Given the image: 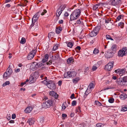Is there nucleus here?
Masks as SVG:
<instances>
[{
  "label": "nucleus",
  "mask_w": 127,
  "mask_h": 127,
  "mask_svg": "<svg viewBox=\"0 0 127 127\" xmlns=\"http://www.w3.org/2000/svg\"><path fill=\"white\" fill-rule=\"evenodd\" d=\"M56 93V92H55L54 91H50L49 92V94L50 95H51L52 96H53L54 95H55V94Z\"/></svg>",
  "instance_id": "obj_36"
},
{
  "label": "nucleus",
  "mask_w": 127,
  "mask_h": 127,
  "mask_svg": "<svg viewBox=\"0 0 127 127\" xmlns=\"http://www.w3.org/2000/svg\"><path fill=\"white\" fill-rule=\"evenodd\" d=\"M110 2V0H109L106 2H103V3L104 6L105 5H111Z\"/></svg>",
  "instance_id": "obj_27"
},
{
  "label": "nucleus",
  "mask_w": 127,
  "mask_h": 127,
  "mask_svg": "<svg viewBox=\"0 0 127 127\" xmlns=\"http://www.w3.org/2000/svg\"><path fill=\"white\" fill-rule=\"evenodd\" d=\"M79 80L80 79L79 77H76L73 79L72 82L73 83L76 84L77 83Z\"/></svg>",
  "instance_id": "obj_22"
},
{
  "label": "nucleus",
  "mask_w": 127,
  "mask_h": 127,
  "mask_svg": "<svg viewBox=\"0 0 127 127\" xmlns=\"http://www.w3.org/2000/svg\"><path fill=\"white\" fill-rule=\"evenodd\" d=\"M37 52L36 50H33L31 51L28 54L27 56V58L28 60H32L34 57Z\"/></svg>",
  "instance_id": "obj_9"
},
{
  "label": "nucleus",
  "mask_w": 127,
  "mask_h": 127,
  "mask_svg": "<svg viewBox=\"0 0 127 127\" xmlns=\"http://www.w3.org/2000/svg\"><path fill=\"white\" fill-rule=\"evenodd\" d=\"M99 52V50L95 48L94 51L93 53L95 54H96Z\"/></svg>",
  "instance_id": "obj_39"
},
{
  "label": "nucleus",
  "mask_w": 127,
  "mask_h": 127,
  "mask_svg": "<svg viewBox=\"0 0 127 127\" xmlns=\"http://www.w3.org/2000/svg\"><path fill=\"white\" fill-rule=\"evenodd\" d=\"M49 57V55L47 54H46L45 56V59L48 60V59Z\"/></svg>",
  "instance_id": "obj_56"
},
{
  "label": "nucleus",
  "mask_w": 127,
  "mask_h": 127,
  "mask_svg": "<svg viewBox=\"0 0 127 127\" xmlns=\"http://www.w3.org/2000/svg\"><path fill=\"white\" fill-rule=\"evenodd\" d=\"M47 87L50 89L53 90L56 88V86L54 82L50 80L49 81Z\"/></svg>",
  "instance_id": "obj_12"
},
{
  "label": "nucleus",
  "mask_w": 127,
  "mask_h": 127,
  "mask_svg": "<svg viewBox=\"0 0 127 127\" xmlns=\"http://www.w3.org/2000/svg\"><path fill=\"white\" fill-rule=\"evenodd\" d=\"M73 45V43L72 42H69L67 44V46L70 48H71Z\"/></svg>",
  "instance_id": "obj_31"
},
{
  "label": "nucleus",
  "mask_w": 127,
  "mask_h": 127,
  "mask_svg": "<svg viewBox=\"0 0 127 127\" xmlns=\"http://www.w3.org/2000/svg\"><path fill=\"white\" fill-rule=\"evenodd\" d=\"M54 32H50L48 34V37L49 38H51V36H52V37H53V36H54Z\"/></svg>",
  "instance_id": "obj_25"
},
{
  "label": "nucleus",
  "mask_w": 127,
  "mask_h": 127,
  "mask_svg": "<svg viewBox=\"0 0 127 127\" xmlns=\"http://www.w3.org/2000/svg\"><path fill=\"white\" fill-rule=\"evenodd\" d=\"M114 64V62L113 61L110 62L106 65V66H112V67H113V65Z\"/></svg>",
  "instance_id": "obj_35"
},
{
  "label": "nucleus",
  "mask_w": 127,
  "mask_h": 127,
  "mask_svg": "<svg viewBox=\"0 0 127 127\" xmlns=\"http://www.w3.org/2000/svg\"><path fill=\"white\" fill-rule=\"evenodd\" d=\"M63 23V20H61L59 21V24H62Z\"/></svg>",
  "instance_id": "obj_64"
},
{
  "label": "nucleus",
  "mask_w": 127,
  "mask_h": 127,
  "mask_svg": "<svg viewBox=\"0 0 127 127\" xmlns=\"http://www.w3.org/2000/svg\"><path fill=\"white\" fill-rule=\"evenodd\" d=\"M81 13L79 9L75 10L71 14L69 21H72L77 19L80 16Z\"/></svg>",
  "instance_id": "obj_1"
},
{
  "label": "nucleus",
  "mask_w": 127,
  "mask_h": 127,
  "mask_svg": "<svg viewBox=\"0 0 127 127\" xmlns=\"http://www.w3.org/2000/svg\"><path fill=\"white\" fill-rule=\"evenodd\" d=\"M10 84V82L9 81H6L4 83H3L2 85V86L3 87L5 86L6 85H8Z\"/></svg>",
  "instance_id": "obj_40"
},
{
  "label": "nucleus",
  "mask_w": 127,
  "mask_h": 127,
  "mask_svg": "<svg viewBox=\"0 0 127 127\" xmlns=\"http://www.w3.org/2000/svg\"><path fill=\"white\" fill-rule=\"evenodd\" d=\"M26 42V40L24 37H22L20 41V43L22 44H24Z\"/></svg>",
  "instance_id": "obj_33"
},
{
  "label": "nucleus",
  "mask_w": 127,
  "mask_h": 127,
  "mask_svg": "<svg viewBox=\"0 0 127 127\" xmlns=\"http://www.w3.org/2000/svg\"><path fill=\"white\" fill-rule=\"evenodd\" d=\"M43 65H44V64L41 63H37L34 62L33 63V64L31 66V67H32V66L33 67L34 66L33 68L36 69Z\"/></svg>",
  "instance_id": "obj_13"
},
{
  "label": "nucleus",
  "mask_w": 127,
  "mask_h": 127,
  "mask_svg": "<svg viewBox=\"0 0 127 127\" xmlns=\"http://www.w3.org/2000/svg\"><path fill=\"white\" fill-rule=\"evenodd\" d=\"M47 12V11L45 9H44L43 11L42 12V10H40L39 11L36 13L34 16L33 17L32 19V22H34L35 23V22L38 19L40 15L41 14V15H43Z\"/></svg>",
  "instance_id": "obj_2"
},
{
  "label": "nucleus",
  "mask_w": 127,
  "mask_h": 127,
  "mask_svg": "<svg viewBox=\"0 0 127 127\" xmlns=\"http://www.w3.org/2000/svg\"><path fill=\"white\" fill-rule=\"evenodd\" d=\"M127 110V106H123L122 108V111H126Z\"/></svg>",
  "instance_id": "obj_32"
},
{
  "label": "nucleus",
  "mask_w": 127,
  "mask_h": 127,
  "mask_svg": "<svg viewBox=\"0 0 127 127\" xmlns=\"http://www.w3.org/2000/svg\"><path fill=\"white\" fill-rule=\"evenodd\" d=\"M124 24L122 22H121L118 24V26H120L121 28H123L124 27Z\"/></svg>",
  "instance_id": "obj_34"
},
{
  "label": "nucleus",
  "mask_w": 127,
  "mask_h": 127,
  "mask_svg": "<svg viewBox=\"0 0 127 127\" xmlns=\"http://www.w3.org/2000/svg\"><path fill=\"white\" fill-rule=\"evenodd\" d=\"M58 46L55 45L54 46L53 48V49L54 51H55L58 48Z\"/></svg>",
  "instance_id": "obj_53"
},
{
  "label": "nucleus",
  "mask_w": 127,
  "mask_h": 127,
  "mask_svg": "<svg viewBox=\"0 0 127 127\" xmlns=\"http://www.w3.org/2000/svg\"><path fill=\"white\" fill-rule=\"evenodd\" d=\"M59 55L58 54H57L55 55V60L57 59L59 57Z\"/></svg>",
  "instance_id": "obj_50"
},
{
  "label": "nucleus",
  "mask_w": 127,
  "mask_h": 127,
  "mask_svg": "<svg viewBox=\"0 0 127 127\" xmlns=\"http://www.w3.org/2000/svg\"><path fill=\"white\" fill-rule=\"evenodd\" d=\"M97 69V67L95 66H93L92 70L93 71L96 70Z\"/></svg>",
  "instance_id": "obj_58"
},
{
  "label": "nucleus",
  "mask_w": 127,
  "mask_h": 127,
  "mask_svg": "<svg viewBox=\"0 0 127 127\" xmlns=\"http://www.w3.org/2000/svg\"><path fill=\"white\" fill-rule=\"evenodd\" d=\"M116 83L118 84L121 86H123L122 85V78H120L117 79L116 80Z\"/></svg>",
  "instance_id": "obj_19"
},
{
  "label": "nucleus",
  "mask_w": 127,
  "mask_h": 127,
  "mask_svg": "<svg viewBox=\"0 0 127 127\" xmlns=\"http://www.w3.org/2000/svg\"><path fill=\"white\" fill-rule=\"evenodd\" d=\"M120 97L121 99L124 100L127 98V95H124L122 94L120 95Z\"/></svg>",
  "instance_id": "obj_28"
},
{
  "label": "nucleus",
  "mask_w": 127,
  "mask_h": 127,
  "mask_svg": "<svg viewBox=\"0 0 127 127\" xmlns=\"http://www.w3.org/2000/svg\"><path fill=\"white\" fill-rule=\"evenodd\" d=\"M114 54V52L112 51L111 49H108L107 51L105 54L106 57L108 58H112Z\"/></svg>",
  "instance_id": "obj_10"
},
{
  "label": "nucleus",
  "mask_w": 127,
  "mask_h": 127,
  "mask_svg": "<svg viewBox=\"0 0 127 127\" xmlns=\"http://www.w3.org/2000/svg\"><path fill=\"white\" fill-rule=\"evenodd\" d=\"M114 99L113 98H111L108 99V102L110 103H112L114 102Z\"/></svg>",
  "instance_id": "obj_41"
},
{
  "label": "nucleus",
  "mask_w": 127,
  "mask_h": 127,
  "mask_svg": "<svg viewBox=\"0 0 127 127\" xmlns=\"http://www.w3.org/2000/svg\"><path fill=\"white\" fill-rule=\"evenodd\" d=\"M76 112H79V113L81 112L80 107V106H78L77 108H76Z\"/></svg>",
  "instance_id": "obj_46"
},
{
  "label": "nucleus",
  "mask_w": 127,
  "mask_h": 127,
  "mask_svg": "<svg viewBox=\"0 0 127 127\" xmlns=\"http://www.w3.org/2000/svg\"><path fill=\"white\" fill-rule=\"evenodd\" d=\"M94 85L93 83H91L90 84L89 86H88V87H89V89H90L93 87V86Z\"/></svg>",
  "instance_id": "obj_52"
},
{
  "label": "nucleus",
  "mask_w": 127,
  "mask_h": 127,
  "mask_svg": "<svg viewBox=\"0 0 127 127\" xmlns=\"http://www.w3.org/2000/svg\"><path fill=\"white\" fill-rule=\"evenodd\" d=\"M16 115L15 114H12V118L13 119H14L16 118Z\"/></svg>",
  "instance_id": "obj_59"
},
{
  "label": "nucleus",
  "mask_w": 127,
  "mask_h": 127,
  "mask_svg": "<svg viewBox=\"0 0 127 127\" xmlns=\"http://www.w3.org/2000/svg\"><path fill=\"white\" fill-rule=\"evenodd\" d=\"M67 115L66 114H63L62 115V116L63 117V119H65V117H67Z\"/></svg>",
  "instance_id": "obj_57"
},
{
  "label": "nucleus",
  "mask_w": 127,
  "mask_h": 127,
  "mask_svg": "<svg viewBox=\"0 0 127 127\" xmlns=\"http://www.w3.org/2000/svg\"><path fill=\"white\" fill-rule=\"evenodd\" d=\"M83 22L82 21L80 20V19H78L77 20L76 23H75L74 25H76V24H80L81 23Z\"/></svg>",
  "instance_id": "obj_30"
},
{
  "label": "nucleus",
  "mask_w": 127,
  "mask_h": 127,
  "mask_svg": "<svg viewBox=\"0 0 127 127\" xmlns=\"http://www.w3.org/2000/svg\"><path fill=\"white\" fill-rule=\"evenodd\" d=\"M48 82L49 81H47L46 80H45L41 82L42 83L45 84L47 86Z\"/></svg>",
  "instance_id": "obj_44"
},
{
  "label": "nucleus",
  "mask_w": 127,
  "mask_h": 127,
  "mask_svg": "<svg viewBox=\"0 0 127 127\" xmlns=\"http://www.w3.org/2000/svg\"><path fill=\"white\" fill-rule=\"evenodd\" d=\"M10 65L9 66V67L8 68L6 72L8 73V76H10L11 74L13 72V71L12 69L10 68L9 67Z\"/></svg>",
  "instance_id": "obj_15"
},
{
  "label": "nucleus",
  "mask_w": 127,
  "mask_h": 127,
  "mask_svg": "<svg viewBox=\"0 0 127 127\" xmlns=\"http://www.w3.org/2000/svg\"><path fill=\"white\" fill-rule=\"evenodd\" d=\"M111 21V20L110 19H107L105 20V22L106 23H108L110 22Z\"/></svg>",
  "instance_id": "obj_54"
},
{
  "label": "nucleus",
  "mask_w": 127,
  "mask_h": 127,
  "mask_svg": "<svg viewBox=\"0 0 127 127\" xmlns=\"http://www.w3.org/2000/svg\"><path fill=\"white\" fill-rule=\"evenodd\" d=\"M53 102L51 99H49L43 103L42 105V107L45 108L49 107L50 106H53Z\"/></svg>",
  "instance_id": "obj_4"
},
{
  "label": "nucleus",
  "mask_w": 127,
  "mask_h": 127,
  "mask_svg": "<svg viewBox=\"0 0 127 127\" xmlns=\"http://www.w3.org/2000/svg\"><path fill=\"white\" fill-rule=\"evenodd\" d=\"M113 67L112 66H106L105 68L108 70L110 71L112 69Z\"/></svg>",
  "instance_id": "obj_29"
},
{
  "label": "nucleus",
  "mask_w": 127,
  "mask_h": 127,
  "mask_svg": "<svg viewBox=\"0 0 127 127\" xmlns=\"http://www.w3.org/2000/svg\"><path fill=\"white\" fill-rule=\"evenodd\" d=\"M65 8L64 6H61L57 10L56 13V16L57 17H59Z\"/></svg>",
  "instance_id": "obj_8"
},
{
  "label": "nucleus",
  "mask_w": 127,
  "mask_h": 127,
  "mask_svg": "<svg viewBox=\"0 0 127 127\" xmlns=\"http://www.w3.org/2000/svg\"><path fill=\"white\" fill-rule=\"evenodd\" d=\"M125 70L123 69H120V71L119 75L120 76H121L123 75V74H124L125 73Z\"/></svg>",
  "instance_id": "obj_24"
},
{
  "label": "nucleus",
  "mask_w": 127,
  "mask_h": 127,
  "mask_svg": "<svg viewBox=\"0 0 127 127\" xmlns=\"http://www.w3.org/2000/svg\"><path fill=\"white\" fill-rule=\"evenodd\" d=\"M81 49V48L79 46H77L75 48V49L76 51L77 52H78L77 51V50H78L79 51Z\"/></svg>",
  "instance_id": "obj_42"
},
{
  "label": "nucleus",
  "mask_w": 127,
  "mask_h": 127,
  "mask_svg": "<svg viewBox=\"0 0 127 127\" xmlns=\"http://www.w3.org/2000/svg\"><path fill=\"white\" fill-rule=\"evenodd\" d=\"M76 72L75 71H69L65 72L64 76L65 78H73L76 76Z\"/></svg>",
  "instance_id": "obj_3"
},
{
  "label": "nucleus",
  "mask_w": 127,
  "mask_h": 127,
  "mask_svg": "<svg viewBox=\"0 0 127 127\" xmlns=\"http://www.w3.org/2000/svg\"><path fill=\"white\" fill-rule=\"evenodd\" d=\"M62 30V28L60 27H56V33L59 34L60 33V32Z\"/></svg>",
  "instance_id": "obj_20"
},
{
  "label": "nucleus",
  "mask_w": 127,
  "mask_h": 127,
  "mask_svg": "<svg viewBox=\"0 0 127 127\" xmlns=\"http://www.w3.org/2000/svg\"><path fill=\"white\" fill-rule=\"evenodd\" d=\"M74 95H75L73 93V94H72L71 95V96H70V98L71 99H73V98H75V97H74Z\"/></svg>",
  "instance_id": "obj_60"
},
{
  "label": "nucleus",
  "mask_w": 127,
  "mask_h": 127,
  "mask_svg": "<svg viewBox=\"0 0 127 127\" xmlns=\"http://www.w3.org/2000/svg\"><path fill=\"white\" fill-rule=\"evenodd\" d=\"M55 95H54V96L53 97H54L55 99H58L59 96L58 95V94L56 93L55 94Z\"/></svg>",
  "instance_id": "obj_48"
},
{
  "label": "nucleus",
  "mask_w": 127,
  "mask_h": 127,
  "mask_svg": "<svg viewBox=\"0 0 127 127\" xmlns=\"http://www.w3.org/2000/svg\"><path fill=\"white\" fill-rule=\"evenodd\" d=\"M76 101L75 100L73 101L72 102V106H75L76 105Z\"/></svg>",
  "instance_id": "obj_47"
},
{
  "label": "nucleus",
  "mask_w": 127,
  "mask_h": 127,
  "mask_svg": "<svg viewBox=\"0 0 127 127\" xmlns=\"http://www.w3.org/2000/svg\"><path fill=\"white\" fill-rule=\"evenodd\" d=\"M122 85L123 86L127 85V76H126L122 78Z\"/></svg>",
  "instance_id": "obj_14"
},
{
  "label": "nucleus",
  "mask_w": 127,
  "mask_h": 127,
  "mask_svg": "<svg viewBox=\"0 0 127 127\" xmlns=\"http://www.w3.org/2000/svg\"><path fill=\"white\" fill-rule=\"evenodd\" d=\"M38 119L41 123H42L44 121V118L43 117H39L38 118Z\"/></svg>",
  "instance_id": "obj_21"
},
{
  "label": "nucleus",
  "mask_w": 127,
  "mask_h": 127,
  "mask_svg": "<svg viewBox=\"0 0 127 127\" xmlns=\"http://www.w3.org/2000/svg\"><path fill=\"white\" fill-rule=\"evenodd\" d=\"M38 77V73L37 72H35L33 74V76H30L29 79L30 83H32L34 82L37 79L36 78H37Z\"/></svg>",
  "instance_id": "obj_6"
},
{
  "label": "nucleus",
  "mask_w": 127,
  "mask_h": 127,
  "mask_svg": "<svg viewBox=\"0 0 127 127\" xmlns=\"http://www.w3.org/2000/svg\"><path fill=\"white\" fill-rule=\"evenodd\" d=\"M117 48V46L116 45L114 44L112 46L111 49L112 51H114V52H115L116 51V48Z\"/></svg>",
  "instance_id": "obj_23"
},
{
  "label": "nucleus",
  "mask_w": 127,
  "mask_h": 127,
  "mask_svg": "<svg viewBox=\"0 0 127 127\" xmlns=\"http://www.w3.org/2000/svg\"><path fill=\"white\" fill-rule=\"evenodd\" d=\"M97 4L98 6H99L100 7L102 6H104V5H103V3L100 2Z\"/></svg>",
  "instance_id": "obj_49"
},
{
  "label": "nucleus",
  "mask_w": 127,
  "mask_h": 127,
  "mask_svg": "<svg viewBox=\"0 0 127 127\" xmlns=\"http://www.w3.org/2000/svg\"><path fill=\"white\" fill-rule=\"evenodd\" d=\"M100 29V26L95 27L90 33V36L91 37L96 36L99 32Z\"/></svg>",
  "instance_id": "obj_5"
},
{
  "label": "nucleus",
  "mask_w": 127,
  "mask_h": 127,
  "mask_svg": "<svg viewBox=\"0 0 127 127\" xmlns=\"http://www.w3.org/2000/svg\"><path fill=\"white\" fill-rule=\"evenodd\" d=\"M95 103L96 104L99 106H100L102 105L101 103L97 101H95Z\"/></svg>",
  "instance_id": "obj_51"
},
{
  "label": "nucleus",
  "mask_w": 127,
  "mask_h": 127,
  "mask_svg": "<svg viewBox=\"0 0 127 127\" xmlns=\"http://www.w3.org/2000/svg\"><path fill=\"white\" fill-rule=\"evenodd\" d=\"M47 61V60H46V59H44L42 60V63H44L46 62Z\"/></svg>",
  "instance_id": "obj_62"
},
{
  "label": "nucleus",
  "mask_w": 127,
  "mask_h": 127,
  "mask_svg": "<svg viewBox=\"0 0 127 127\" xmlns=\"http://www.w3.org/2000/svg\"><path fill=\"white\" fill-rule=\"evenodd\" d=\"M33 108L32 107L29 106L27 108L24 110L25 112L27 113H30L32 110Z\"/></svg>",
  "instance_id": "obj_17"
},
{
  "label": "nucleus",
  "mask_w": 127,
  "mask_h": 127,
  "mask_svg": "<svg viewBox=\"0 0 127 127\" xmlns=\"http://www.w3.org/2000/svg\"><path fill=\"white\" fill-rule=\"evenodd\" d=\"M123 15H120L118 16L116 18V21H119L121 19L122 17H123Z\"/></svg>",
  "instance_id": "obj_37"
},
{
  "label": "nucleus",
  "mask_w": 127,
  "mask_h": 127,
  "mask_svg": "<svg viewBox=\"0 0 127 127\" xmlns=\"http://www.w3.org/2000/svg\"><path fill=\"white\" fill-rule=\"evenodd\" d=\"M122 0H110L111 5L119 6L121 3Z\"/></svg>",
  "instance_id": "obj_7"
},
{
  "label": "nucleus",
  "mask_w": 127,
  "mask_h": 127,
  "mask_svg": "<svg viewBox=\"0 0 127 127\" xmlns=\"http://www.w3.org/2000/svg\"><path fill=\"white\" fill-rule=\"evenodd\" d=\"M69 15L68 13L67 12H65L64 14V16L65 17H67Z\"/></svg>",
  "instance_id": "obj_61"
},
{
  "label": "nucleus",
  "mask_w": 127,
  "mask_h": 127,
  "mask_svg": "<svg viewBox=\"0 0 127 127\" xmlns=\"http://www.w3.org/2000/svg\"><path fill=\"white\" fill-rule=\"evenodd\" d=\"M74 61L73 57H71L69 58L67 60V62L68 64H70L71 63H74Z\"/></svg>",
  "instance_id": "obj_18"
},
{
  "label": "nucleus",
  "mask_w": 127,
  "mask_h": 127,
  "mask_svg": "<svg viewBox=\"0 0 127 127\" xmlns=\"http://www.w3.org/2000/svg\"><path fill=\"white\" fill-rule=\"evenodd\" d=\"M65 104H66V102H64V103L63 104L62 106V109H64L66 107V106L64 105Z\"/></svg>",
  "instance_id": "obj_45"
},
{
  "label": "nucleus",
  "mask_w": 127,
  "mask_h": 127,
  "mask_svg": "<svg viewBox=\"0 0 127 127\" xmlns=\"http://www.w3.org/2000/svg\"><path fill=\"white\" fill-rule=\"evenodd\" d=\"M96 127H103L104 125L102 124L99 123L96 124Z\"/></svg>",
  "instance_id": "obj_38"
},
{
  "label": "nucleus",
  "mask_w": 127,
  "mask_h": 127,
  "mask_svg": "<svg viewBox=\"0 0 127 127\" xmlns=\"http://www.w3.org/2000/svg\"><path fill=\"white\" fill-rule=\"evenodd\" d=\"M34 121L33 120V118H31L29 119L28 120L27 123H29V125H31L32 124H33L34 123Z\"/></svg>",
  "instance_id": "obj_16"
},
{
  "label": "nucleus",
  "mask_w": 127,
  "mask_h": 127,
  "mask_svg": "<svg viewBox=\"0 0 127 127\" xmlns=\"http://www.w3.org/2000/svg\"><path fill=\"white\" fill-rule=\"evenodd\" d=\"M10 76H8V73H7V72H6L3 75V78H6L5 79H6L8 77H9Z\"/></svg>",
  "instance_id": "obj_26"
},
{
  "label": "nucleus",
  "mask_w": 127,
  "mask_h": 127,
  "mask_svg": "<svg viewBox=\"0 0 127 127\" xmlns=\"http://www.w3.org/2000/svg\"><path fill=\"white\" fill-rule=\"evenodd\" d=\"M97 4L94 5L93 7V10H96V9L98 7Z\"/></svg>",
  "instance_id": "obj_43"
},
{
  "label": "nucleus",
  "mask_w": 127,
  "mask_h": 127,
  "mask_svg": "<svg viewBox=\"0 0 127 127\" xmlns=\"http://www.w3.org/2000/svg\"><path fill=\"white\" fill-rule=\"evenodd\" d=\"M127 48H123L121 50H120L118 53V54L119 56L122 57L125 56L126 53H127V51L126 50Z\"/></svg>",
  "instance_id": "obj_11"
},
{
  "label": "nucleus",
  "mask_w": 127,
  "mask_h": 127,
  "mask_svg": "<svg viewBox=\"0 0 127 127\" xmlns=\"http://www.w3.org/2000/svg\"><path fill=\"white\" fill-rule=\"evenodd\" d=\"M120 69H118L117 70H115V72L117 74H119V73H120Z\"/></svg>",
  "instance_id": "obj_55"
},
{
  "label": "nucleus",
  "mask_w": 127,
  "mask_h": 127,
  "mask_svg": "<svg viewBox=\"0 0 127 127\" xmlns=\"http://www.w3.org/2000/svg\"><path fill=\"white\" fill-rule=\"evenodd\" d=\"M110 37L111 36L108 34H107L106 35V38L108 39H109Z\"/></svg>",
  "instance_id": "obj_63"
}]
</instances>
